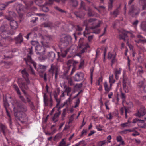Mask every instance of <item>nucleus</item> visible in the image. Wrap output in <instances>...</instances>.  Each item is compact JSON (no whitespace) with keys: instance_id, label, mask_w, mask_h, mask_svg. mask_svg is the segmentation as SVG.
Listing matches in <instances>:
<instances>
[{"instance_id":"obj_1","label":"nucleus","mask_w":146,"mask_h":146,"mask_svg":"<svg viewBox=\"0 0 146 146\" xmlns=\"http://www.w3.org/2000/svg\"><path fill=\"white\" fill-rule=\"evenodd\" d=\"M12 105L15 107L16 112H25L27 111L26 106L21 102L17 100H15Z\"/></svg>"},{"instance_id":"obj_2","label":"nucleus","mask_w":146,"mask_h":146,"mask_svg":"<svg viewBox=\"0 0 146 146\" xmlns=\"http://www.w3.org/2000/svg\"><path fill=\"white\" fill-rule=\"evenodd\" d=\"M0 31L1 32V36L3 39H10V37L8 36H4L3 35V33H6L8 34L13 35L14 34L15 32L12 30H9V27L6 24L3 25L0 27Z\"/></svg>"},{"instance_id":"obj_3","label":"nucleus","mask_w":146,"mask_h":146,"mask_svg":"<svg viewBox=\"0 0 146 146\" xmlns=\"http://www.w3.org/2000/svg\"><path fill=\"white\" fill-rule=\"evenodd\" d=\"M13 112L14 116L22 123L27 122V117L25 112H16L15 107H13Z\"/></svg>"},{"instance_id":"obj_4","label":"nucleus","mask_w":146,"mask_h":146,"mask_svg":"<svg viewBox=\"0 0 146 146\" xmlns=\"http://www.w3.org/2000/svg\"><path fill=\"white\" fill-rule=\"evenodd\" d=\"M13 112L14 116L22 123L27 122V117L25 112H16L15 107H13Z\"/></svg>"},{"instance_id":"obj_5","label":"nucleus","mask_w":146,"mask_h":146,"mask_svg":"<svg viewBox=\"0 0 146 146\" xmlns=\"http://www.w3.org/2000/svg\"><path fill=\"white\" fill-rule=\"evenodd\" d=\"M19 85L23 93L27 100V102L29 103L30 102H31V100L29 98L30 96L24 90L25 89L26 90L28 89L29 88L28 86L26 85L23 82H21V83H19Z\"/></svg>"},{"instance_id":"obj_6","label":"nucleus","mask_w":146,"mask_h":146,"mask_svg":"<svg viewBox=\"0 0 146 146\" xmlns=\"http://www.w3.org/2000/svg\"><path fill=\"white\" fill-rule=\"evenodd\" d=\"M72 40V38L71 36L69 35H67L61 38V45L63 48H65L68 46Z\"/></svg>"},{"instance_id":"obj_7","label":"nucleus","mask_w":146,"mask_h":146,"mask_svg":"<svg viewBox=\"0 0 146 146\" xmlns=\"http://www.w3.org/2000/svg\"><path fill=\"white\" fill-rule=\"evenodd\" d=\"M45 50V48L44 47L40 45L36 46L35 48L36 54L40 56H42L44 54Z\"/></svg>"},{"instance_id":"obj_8","label":"nucleus","mask_w":146,"mask_h":146,"mask_svg":"<svg viewBox=\"0 0 146 146\" xmlns=\"http://www.w3.org/2000/svg\"><path fill=\"white\" fill-rule=\"evenodd\" d=\"M21 73L23 77L25 79L26 83L23 82H24L26 85L28 86V85L30 83V81L28 78L29 74L25 69L22 70L21 72ZM21 82L20 83H21Z\"/></svg>"},{"instance_id":"obj_9","label":"nucleus","mask_w":146,"mask_h":146,"mask_svg":"<svg viewBox=\"0 0 146 146\" xmlns=\"http://www.w3.org/2000/svg\"><path fill=\"white\" fill-rule=\"evenodd\" d=\"M84 76V75L81 72H78L76 73L74 77L75 81L78 82L83 80Z\"/></svg>"},{"instance_id":"obj_10","label":"nucleus","mask_w":146,"mask_h":146,"mask_svg":"<svg viewBox=\"0 0 146 146\" xmlns=\"http://www.w3.org/2000/svg\"><path fill=\"white\" fill-rule=\"evenodd\" d=\"M23 6L21 4H19L17 6L16 8V10L18 13L19 14V17L22 19L23 16Z\"/></svg>"},{"instance_id":"obj_11","label":"nucleus","mask_w":146,"mask_h":146,"mask_svg":"<svg viewBox=\"0 0 146 146\" xmlns=\"http://www.w3.org/2000/svg\"><path fill=\"white\" fill-rule=\"evenodd\" d=\"M139 13L137 9L133 5L131 7L128 12L129 14L133 17L135 16V15H138Z\"/></svg>"},{"instance_id":"obj_12","label":"nucleus","mask_w":146,"mask_h":146,"mask_svg":"<svg viewBox=\"0 0 146 146\" xmlns=\"http://www.w3.org/2000/svg\"><path fill=\"white\" fill-rule=\"evenodd\" d=\"M23 38L21 33H20L19 35L14 38L15 43L16 44H20L23 41Z\"/></svg>"},{"instance_id":"obj_13","label":"nucleus","mask_w":146,"mask_h":146,"mask_svg":"<svg viewBox=\"0 0 146 146\" xmlns=\"http://www.w3.org/2000/svg\"><path fill=\"white\" fill-rule=\"evenodd\" d=\"M3 106L6 110L7 114L8 117H10V114L7 110V108L9 106V104L7 102V100L6 97L5 98V97H3Z\"/></svg>"},{"instance_id":"obj_14","label":"nucleus","mask_w":146,"mask_h":146,"mask_svg":"<svg viewBox=\"0 0 146 146\" xmlns=\"http://www.w3.org/2000/svg\"><path fill=\"white\" fill-rule=\"evenodd\" d=\"M27 57V58H24V60L25 61L26 64H27L28 62H30L31 63L33 64L35 69L37 70V68H36V63L33 61L31 57L30 56H29V55H28Z\"/></svg>"},{"instance_id":"obj_15","label":"nucleus","mask_w":146,"mask_h":146,"mask_svg":"<svg viewBox=\"0 0 146 146\" xmlns=\"http://www.w3.org/2000/svg\"><path fill=\"white\" fill-rule=\"evenodd\" d=\"M146 113V110L144 107H141L136 114V115L139 117H140L145 115Z\"/></svg>"},{"instance_id":"obj_16","label":"nucleus","mask_w":146,"mask_h":146,"mask_svg":"<svg viewBox=\"0 0 146 146\" xmlns=\"http://www.w3.org/2000/svg\"><path fill=\"white\" fill-rule=\"evenodd\" d=\"M46 66L40 64L38 66V67L37 69V70L39 74L40 73H44L46 70Z\"/></svg>"},{"instance_id":"obj_17","label":"nucleus","mask_w":146,"mask_h":146,"mask_svg":"<svg viewBox=\"0 0 146 146\" xmlns=\"http://www.w3.org/2000/svg\"><path fill=\"white\" fill-rule=\"evenodd\" d=\"M10 25L11 29H12L15 30L18 27L17 22L14 20H11L10 21Z\"/></svg>"},{"instance_id":"obj_18","label":"nucleus","mask_w":146,"mask_h":146,"mask_svg":"<svg viewBox=\"0 0 146 146\" xmlns=\"http://www.w3.org/2000/svg\"><path fill=\"white\" fill-rule=\"evenodd\" d=\"M15 0H12L5 2V3L1 4L0 6H2V8L0 7V10H4L9 4L15 2Z\"/></svg>"},{"instance_id":"obj_19","label":"nucleus","mask_w":146,"mask_h":146,"mask_svg":"<svg viewBox=\"0 0 146 146\" xmlns=\"http://www.w3.org/2000/svg\"><path fill=\"white\" fill-rule=\"evenodd\" d=\"M121 69L119 68V69L115 68L114 70V73L115 76V78L116 80H118L119 75L121 74Z\"/></svg>"},{"instance_id":"obj_20","label":"nucleus","mask_w":146,"mask_h":146,"mask_svg":"<svg viewBox=\"0 0 146 146\" xmlns=\"http://www.w3.org/2000/svg\"><path fill=\"white\" fill-rule=\"evenodd\" d=\"M55 54L53 52H51L48 53L47 57L51 61H53L55 57Z\"/></svg>"},{"instance_id":"obj_21","label":"nucleus","mask_w":146,"mask_h":146,"mask_svg":"<svg viewBox=\"0 0 146 146\" xmlns=\"http://www.w3.org/2000/svg\"><path fill=\"white\" fill-rule=\"evenodd\" d=\"M125 111V118H127V113H129V110L127 109L126 108H122L120 109V112L121 114V115H123L124 111Z\"/></svg>"},{"instance_id":"obj_22","label":"nucleus","mask_w":146,"mask_h":146,"mask_svg":"<svg viewBox=\"0 0 146 146\" xmlns=\"http://www.w3.org/2000/svg\"><path fill=\"white\" fill-rule=\"evenodd\" d=\"M58 112L54 114V116L52 118V120L53 121H54V122H56L58 121L57 120H55V119L59 117L61 113V111L60 110V108H58Z\"/></svg>"},{"instance_id":"obj_23","label":"nucleus","mask_w":146,"mask_h":146,"mask_svg":"<svg viewBox=\"0 0 146 146\" xmlns=\"http://www.w3.org/2000/svg\"><path fill=\"white\" fill-rule=\"evenodd\" d=\"M49 72L52 73L53 74L54 72L58 71V68L55 65L52 64L51 65V67L48 70Z\"/></svg>"},{"instance_id":"obj_24","label":"nucleus","mask_w":146,"mask_h":146,"mask_svg":"<svg viewBox=\"0 0 146 146\" xmlns=\"http://www.w3.org/2000/svg\"><path fill=\"white\" fill-rule=\"evenodd\" d=\"M42 27H54V25L52 23L48 22L44 23L42 24Z\"/></svg>"},{"instance_id":"obj_25","label":"nucleus","mask_w":146,"mask_h":146,"mask_svg":"<svg viewBox=\"0 0 146 146\" xmlns=\"http://www.w3.org/2000/svg\"><path fill=\"white\" fill-rule=\"evenodd\" d=\"M43 98L45 106H48L49 104L48 102H49V100L47 96L46 95V93H44V94Z\"/></svg>"},{"instance_id":"obj_26","label":"nucleus","mask_w":146,"mask_h":146,"mask_svg":"<svg viewBox=\"0 0 146 146\" xmlns=\"http://www.w3.org/2000/svg\"><path fill=\"white\" fill-rule=\"evenodd\" d=\"M141 29L143 31L146 32V22L143 21L142 22L140 25Z\"/></svg>"},{"instance_id":"obj_27","label":"nucleus","mask_w":146,"mask_h":146,"mask_svg":"<svg viewBox=\"0 0 146 146\" xmlns=\"http://www.w3.org/2000/svg\"><path fill=\"white\" fill-rule=\"evenodd\" d=\"M9 17H6V19L9 21H10L12 19V17H14L15 16V14L12 11H10L9 12Z\"/></svg>"},{"instance_id":"obj_28","label":"nucleus","mask_w":146,"mask_h":146,"mask_svg":"<svg viewBox=\"0 0 146 146\" xmlns=\"http://www.w3.org/2000/svg\"><path fill=\"white\" fill-rule=\"evenodd\" d=\"M120 7H118L113 12L111 13V14L114 15L115 17H117V15L119 14V9Z\"/></svg>"},{"instance_id":"obj_29","label":"nucleus","mask_w":146,"mask_h":146,"mask_svg":"<svg viewBox=\"0 0 146 146\" xmlns=\"http://www.w3.org/2000/svg\"><path fill=\"white\" fill-rule=\"evenodd\" d=\"M70 3L72 6L74 7H76L78 5V3L76 0H70Z\"/></svg>"},{"instance_id":"obj_30","label":"nucleus","mask_w":146,"mask_h":146,"mask_svg":"<svg viewBox=\"0 0 146 146\" xmlns=\"http://www.w3.org/2000/svg\"><path fill=\"white\" fill-rule=\"evenodd\" d=\"M104 87L106 93H108L110 90V89L109 88L108 85L106 82H105L104 84Z\"/></svg>"},{"instance_id":"obj_31","label":"nucleus","mask_w":146,"mask_h":146,"mask_svg":"<svg viewBox=\"0 0 146 146\" xmlns=\"http://www.w3.org/2000/svg\"><path fill=\"white\" fill-rule=\"evenodd\" d=\"M44 40L43 41H41V43L43 45H44L43 44H44V43L46 42V43H47L48 42H47L45 41V39H47V40H50L51 39V37L50 35H45L44 36Z\"/></svg>"},{"instance_id":"obj_32","label":"nucleus","mask_w":146,"mask_h":146,"mask_svg":"<svg viewBox=\"0 0 146 146\" xmlns=\"http://www.w3.org/2000/svg\"><path fill=\"white\" fill-rule=\"evenodd\" d=\"M127 37V35L126 33L123 32L119 34V38L120 40L122 38H125Z\"/></svg>"},{"instance_id":"obj_33","label":"nucleus","mask_w":146,"mask_h":146,"mask_svg":"<svg viewBox=\"0 0 146 146\" xmlns=\"http://www.w3.org/2000/svg\"><path fill=\"white\" fill-rule=\"evenodd\" d=\"M127 84H128L122 83L123 89L124 90L125 93H127L129 91L128 87L127 85Z\"/></svg>"},{"instance_id":"obj_34","label":"nucleus","mask_w":146,"mask_h":146,"mask_svg":"<svg viewBox=\"0 0 146 146\" xmlns=\"http://www.w3.org/2000/svg\"><path fill=\"white\" fill-rule=\"evenodd\" d=\"M66 79L68 80V82L69 85L71 86H72L74 85L73 81L68 76H66Z\"/></svg>"},{"instance_id":"obj_35","label":"nucleus","mask_w":146,"mask_h":146,"mask_svg":"<svg viewBox=\"0 0 146 146\" xmlns=\"http://www.w3.org/2000/svg\"><path fill=\"white\" fill-rule=\"evenodd\" d=\"M88 12L87 13V14L90 17H93L94 16V14L93 13L92 11V10L90 8H88Z\"/></svg>"},{"instance_id":"obj_36","label":"nucleus","mask_w":146,"mask_h":146,"mask_svg":"<svg viewBox=\"0 0 146 146\" xmlns=\"http://www.w3.org/2000/svg\"><path fill=\"white\" fill-rule=\"evenodd\" d=\"M54 1L58 2L60 1V0H47L45 3V5L52 4L53 3V1Z\"/></svg>"},{"instance_id":"obj_37","label":"nucleus","mask_w":146,"mask_h":146,"mask_svg":"<svg viewBox=\"0 0 146 146\" xmlns=\"http://www.w3.org/2000/svg\"><path fill=\"white\" fill-rule=\"evenodd\" d=\"M109 82L111 83H114L115 82V80L113 79V75L111 74L109 77Z\"/></svg>"},{"instance_id":"obj_38","label":"nucleus","mask_w":146,"mask_h":146,"mask_svg":"<svg viewBox=\"0 0 146 146\" xmlns=\"http://www.w3.org/2000/svg\"><path fill=\"white\" fill-rule=\"evenodd\" d=\"M13 88L17 92V93L19 95H20L21 93L20 92L19 90L18 86L16 84L13 85Z\"/></svg>"},{"instance_id":"obj_39","label":"nucleus","mask_w":146,"mask_h":146,"mask_svg":"<svg viewBox=\"0 0 146 146\" xmlns=\"http://www.w3.org/2000/svg\"><path fill=\"white\" fill-rule=\"evenodd\" d=\"M74 14L77 17H79L80 18H82L84 15V13L80 14V13L78 12H75Z\"/></svg>"},{"instance_id":"obj_40","label":"nucleus","mask_w":146,"mask_h":146,"mask_svg":"<svg viewBox=\"0 0 146 146\" xmlns=\"http://www.w3.org/2000/svg\"><path fill=\"white\" fill-rule=\"evenodd\" d=\"M129 82V80L128 78L126 76L123 75L122 83H127Z\"/></svg>"},{"instance_id":"obj_41","label":"nucleus","mask_w":146,"mask_h":146,"mask_svg":"<svg viewBox=\"0 0 146 146\" xmlns=\"http://www.w3.org/2000/svg\"><path fill=\"white\" fill-rule=\"evenodd\" d=\"M130 123L129 121L128 120L127 122L122 124L121 125V126L123 128L129 127V123Z\"/></svg>"},{"instance_id":"obj_42","label":"nucleus","mask_w":146,"mask_h":146,"mask_svg":"<svg viewBox=\"0 0 146 146\" xmlns=\"http://www.w3.org/2000/svg\"><path fill=\"white\" fill-rule=\"evenodd\" d=\"M41 9L44 12H47L49 11L48 7L44 5L42 6Z\"/></svg>"},{"instance_id":"obj_43","label":"nucleus","mask_w":146,"mask_h":146,"mask_svg":"<svg viewBox=\"0 0 146 146\" xmlns=\"http://www.w3.org/2000/svg\"><path fill=\"white\" fill-rule=\"evenodd\" d=\"M110 2L108 3V9L111 10L113 7V0H109Z\"/></svg>"},{"instance_id":"obj_44","label":"nucleus","mask_w":146,"mask_h":146,"mask_svg":"<svg viewBox=\"0 0 146 146\" xmlns=\"http://www.w3.org/2000/svg\"><path fill=\"white\" fill-rule=\"evenodd\" d=\"M39 75L40 77L43 78L44 79L45 81H47V74L46 73H40L39 74Z\"/></svg>"},{"instance_id":"obj_45","label":"nucleus","mask_w":146,"mask_h":146,"mask_svg":"<svg viewBox=\"0 0 146 146\" xmlns=\"http://www.w3.org/2000/svg\"><path fill=\"white\" fill-rule=\"evenodd\" d=\"M74 61V60H70L68 61L67 63V64L68 66V70L67 71V72H68V70L70 69V67L71 66L70 65V64H72V63L73 64Z\"/></svg>"},{"instance_id":"obj_46","label":"nucleus","mask_w":146,"mask_h":146,"mask_svg":"<svg viewBox=\"0 0 146 146\" xmlns=\"http://www.w3.org/2000/svg\"><path fill=\"white\" fill-rule=\"evenodd\" d=\"M38 20V18L36 17H34L32 18V19L30 21V22L34 24Z\"/></svg>"},{"instance_id":"obj_47","label":"nucleus","mask_w":146,"mask_h":146,"mask_svg":"<svg viewBox=\"0 0 146 146\" xmlns=\"http://www.w3.org/2000/svg\"><path fill=\"white\" fill-rule=\"evenodd\" d=\"M66 114V109H64L63 110V112L62 114L61 120L63 121L64 120V117Z\"/></svg>"},{"instance_id":"obj_48","label":"nucleus","mask_w":146,"mask_h":146,"mask_svg":"<svg viewBox=\"0 0 146 146\" xmlns=\"http://www.w3.org/2000/svg\"><path fill=\"white\" fill-rule=\"evenodd\" d=\"M28 50H29V51H28V54L27 55H29V56H31V55L33 54V47L31 46V47L28 48ZM28 55H27V56Z\"/></svg>"},{"instance_id":"obj_49","label":"nucleus","mask_w":146,"mask_h":146,"mask_svg":"<svg viewBox=\"0 0 146 146\" xmlns=\"http://www.w3.org/2000/svg\"><path fill=\"white\" fill-rule=\"evenodd\" d=\"M65 144L66 143L64 141V139H63L60 143L58 146H65Z\"/></svg>"},{"instance_id":"obj_50","label":"nucleus","mask_w":146,"mask_h":146,"mask_svg":"<svg viewBox=\"0 0 146 146\" xmlns=\"http://www.w3.org/2000/svg\"><path fill=\"white\" fill-rule=\"evenodd\" d=\"M42 0H34V2L36 5H38L39 6H40V4L43 3Z\"/></svg>"},{"instance_id":"obj_51","label":"nucleus","mask_w":146,"mask_h":146,"mask_svg":"<svg viewBox=\"0 0 146 146\" xmlns=\"http://www.w3.org/2000/svg\"><path fill=\"white\" fill-rule=\"evenodd\" d=\"M100 21H99V23L97 24V25L95 26H92L90 27V29H94L96 28H98L100 26Z\"/></svg>"},{"instance_id":"obj_52","label":"nucleus","mask_w":146,"mask_h":146,"mask_svg":"<svg viewBox=\"0 0 146 146\" xmlns=\"http://www.w3.org/2000/svg\"><path fill=\"white\" fill-rule=\"evenodd\" d=\"M55 8L56 10L60 12H61L62 13H66V11L64 10H62L59 7L56 6L55 7Z\"/></svg>"},{"instance_id":"obj_53","label":"nucleus","mask_w":146,"mask_h":146,"mask_svg":"<svg viewBox=\"0 0 146 146\" xmlns=\"http://www.w3.org/2000/svg\"><path fill=\"white\" fill-rule=\"evenodd\" d=\"M72 88L71 87H67L66 88L65 92L67 93H69L71 91Z\"/></svg>"},{"instance_id":"obj_54","label":"nucleus","mask_w":146,"mask_h":146,"mask_svg":"<svg viewBox=\"0 0 146 146\" xmlns=\"http://www.w3.org/2000/svg\"><path fill=\"white\" fill-rule=\"evenodd\" d=\"M76 31H80L83 30L82 28L79 25H77L76 27Z\"/></svg>"},{"instance_id":"obj_55","label":"nucleus","mask_w":146,"mask_h":146,"mask_svg":"<svg viewBox=\"0 0 146 146\" xmlns=\"http://www.w3.org/2000/svg\"><path fill=\"white\" fill-rule=\"evenodd\" d=\"M120 97L123 100H125L126 98V96L125 94L121 92L120 95Z\"/></svg>"},{"instance_id":"obj_56","label":"nucleus","mask_w":146,"mask_h":146,"mask_svg":"<svg viewBox=\"0 0 146 146\" xmlns=\"http://www.w3.org/2000/svg\"><path fill=\"white\" fill-rule=\"evenodd\" d=\"M112 116L111 115V113L110 112V114H108L106 116V118L108 119L111 120L112 118Z\"/></svg>"},{"instance_id":"obj_57","label":"nucleus","mask_w":146,"mask_h":146,"mask_svg":"<svg viewBox=\"0 0 146 146\" xmlns=\"http://www.w3.org/2000/svg\"><path fill=\"white\" fill-rule=\"evenodd\" d=\"M4 127L5 126L1 124L0 125V128L1 129V131H2L4 134H5V133Z\"/></svg>"},{"instance_id":"obj_58","label":"nucleus","mask_w":146,"mask_h":146,"mask_svg":"<svg viewBox=\"0 0 146 146\" xmlns=\"http://www.w3.org/2000/svg\"><path fill=\"white\" fill-rule=\"evenodd\" d=\"M19 95V98L23 102L25 103H27L24 98L21 95V94Z\"/></svg>"},{"instance_id":"obj_59","label":"nucleus","mask_w":146,"mask_h":146,"mask_svg":"<svg viewBox=\"0 0 146 146\" xmlns=\"http://www.w3.org/2000/svg\"><path fill=\"white\" fill-rule=\"evenodd\" d=\"M71 96H72V94L70 95V96L68 98V100H67L66 101L64 102V105H66V104H67V103H70V99L71 97Z\"/></svg>"},{"instance_id":"obj_60","label":"nucleus","mask_w":146,"mask_h":146,"mask_svg":"<svg viewBox=\"0 0 146 146\" xmlns=\"http://www.w3.org/2000/svg\"><path fill=\"white\" fill-rule=\"evenodd\" d=\"M143 84V82L142 81H141L139 82L138 83V84H137V86H138V87L139 88H140L142 86Z\"/></svg>"},{"instance_id":"obj_61","label":"nucleus","mask_w":146,"mask_h":146,"mask_svg":"<svg viewBox=\"0 0 146 146\" xmlns=\"http://www.w3.org/2000/svg\"><path fill=\"white\" fill-rule=\"evenodd\" d=\"M116 140L117 142H119L122 140V138L121 136H118L117 137Z\"/></svg>"},{"instance_id":"obj_62","label":"nucleus","mask_w":146,"mask_h":146,"mask_svg":"<svg viewBox=\"0 0 146 146\" xmlns=\"http://www.w3.org/2000/svg\"><path fill=\"white\" fill-rule=\"evenodd\" d=\"M106 143V141L103 140L100 141L98 143L99 145L100 146H103Z\"/></svg>"},{"instance_id":"obj_63","label":"nucleus","mask_w":146,"mask_h":146,"mask_svg":"<svg viewBox=\"0 0 146 146\" xmlns=\"http://www.w3.org/2000/svg\"><path fill=\"white\" fill-rule=\"evenodd\" d=\"M102 127L100 125H96V128L98 130V131H102V129L101 128Z\"/></svg>"},{"instance_id":"obj_64","label":"nucleus","mask_w":146,"mask_h":146,"mask_svg":"<svg viewBox=\"0 0 146 146\" xmlns=\"http://www.w3.org/2000/svg\"><path fill=\"white\" fill-rule=\"evenodd\" d=\"M113 56H115L114 55H113V54H111L110 52H109L108 54V58L109 59H112L113 58Z\"/></svg>"}]
</instances>
